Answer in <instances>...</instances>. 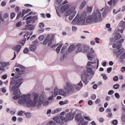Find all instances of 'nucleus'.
<instances>
[{"label": "nucleus", "mask_w": 125, "mask_h": 125, "mask_svg": "<svg viewBox=\"0 0 125 125\" xmlns=\"http://www.w3.org/2000/svg\"><path fill=\"white\" fill-rule=\"evenodd\" d=\"M102 20L101 14L98 10L94 12L92 15H89L87 18L86 22L87 23H91L93 22H96Z\"/></svg>", "instance_id": "f257e3e1"}, {"label": "nucleus", "mask_w": 125, "mask_h": 125, "mask_svg": "<svg viewBox=\"0 0 125 125\" xmlns=\"http://www.w3.org/2000/svg\"><path fill=\"white\" fill-rule=\"evenodd\" d=\"M22 79L20 78L16 80H12L10 81V85L13 86L11 88V90L12 91H14L13 92L14 95H16L20 92L19 88L22 83Z\"/></svg>", "instance_id": "f03ea898"}, {"label": "nucleus", "mask_w": 125, "mask_h": 125, "mask_svg": "<svg viewBox=\"0 0 125 125\" xmlns=\"http://www.w3.org/2000/svg\"><path fill=\"white\" fill-rule=\"evenodd\" d=\"M30 98V94H28L24 96V95H23V96L19 100L18 103L20 104H26V106L28 107L35 106V104L33 102Z\"/></svg>", "instance_id": "7ed1b4c3"}, {"label": "nucleus", "mask_w": 125, "mask_h": 125, "mask_svg": "<svg viewBox=\"0 0 125 125\" xmlns=\"http://www.w3.org/2000/svg\"><path fill=\"white\" fill-rule=\"evenodd\" d=\"M86 16V13L85 12H83L81 16L79 17L78 14L75 18L73 20V22H76L77 20V24L78 25H84L85 23Z\"/></svg>", "instance_id": "20e7f679"}, {"label": "nucleus", "mask_w": 125, "mask_h": 125, "mask_svg": "<svg viewBox=\"0 0 125 125\" xmlns=\"http://www.w3.org/2000/svg\"><path fill=\"white\" fill-rule=\"evenodd\" d=\"M76 47L78 49L77 51V52H85L89 49V47L85 46H83V49H82V46L80 44H77L76 46Z\"/></svg>", "instance_id": "39448f33"}, {"label": "nucleus", "mask_w": 125, "mask_h": 125, "mask_svg": "<svg viewBox=\"0 0 125 125\" xmlns=\"http://www.w3.org/2000/svg\"><path fill=\"white\" fill-rule=\"evenodd\" d=\"M76 13V11L74 10H73L70 9L66 11L65 13V15L67 16L69 15V19L70 20H71L74 17Z\"/></svg>", "instance_id": "423d86ee"}, {"label": "nucleus", "mask_w": 125, "mask_h": 125, "mask_svg": "<svg viewBox=\"0 0 125 125\" xmlns=\"http://www.w3.org/2000/svg\"><path fill=\"white\" fill-rule=\"evenodd\" d=\"M73 115L71 113H68L66 115L65 117L63 116H61L60 117L62 121H64L66 122L68 120H70L73 119Z\"/></svg>", "instance_id": "0eeeda50"}, {"label": "nucleus", "mask_w": 125, "mask_h": 125, "mask_svg": "<svg viewBox=\"0 0 125 125\" xmlns=\"http://www.w3.org/2000/svg\"><path fill=\"white\" fill-rule=\"evenodd\" d=\"M124 29V28L120 30L119 29H118V31L114 34V37L115 40H117L121 38L122 36L121 34L117 33L118 32H119L122 33V32Z\"/></svg>", "instance_id": "6e6552de"}, {"label": "nucleus", "mask_w": 125, "mask_h": 125, "mask_svg": "<svg viewBox=\"0 0 125 125\" xmlns=\"http://www.w3.org/2000/svg\"><path fill=\"white\" fill-rule=\"evenodd\" d=\"M75 120L77 122H80V124L84 120V119L82 117L81 114H76L75 116Z\"/></svg>", "instance_id": "1a4fd4ad"}, {"label": "nucleus", "mask_w": 125, "mask_h": 125, "mask_svg": "<svg viewBox=\"0 0 125 125\" xmlns=\"http://www.w3.org/2000/svg\"><path fill=\"white\" fill-rule=\"evenodd\" d=\"M124 41L123 39H121L117 41L116 43L114 44L113 45V48H116L117 50H119L121 47V45L120 44H119L117 45L118 44L121 43L122 42Z\"/></svg>", "instance_id": "9d476101"}, {"label": "nucleus", "mask_w": 125, "mask_h": 125, "mask_svg": "<svg viewBox=\"0 0 125 125\" xmlns=\"http://www.w3.org/2000/svg\"><path fill=\"white\" fill-rule=\"evenodd\" d=\"M66 87L65 88H64L66 91L72 92L73 91L74 88L72 85L70 84L69 83H66Z\"/></svg>", "instance_id": "9b49d317"}, {"label": "nucleus", "mask_w": 125, "mask_h": 125, "mask_svg": "<svg viewBox=\"0 0 125 125\" xmlns=\"http://www.w3.org/2000/svg\"><path fill=\"white\" fill-rule=\"evenodd\" d=\"M84 74H83L81 75V78L82 80L85 84H86L87 83V77L88 76V75L86 73V71H84Z\"/></svg>", "instance_id": "f8f14e48"}, {"label": "nucleus", "mask_w": 125, "mask_h": 125, "mask_svg": "<svg viewBox=\"0 0 125 125\" xmlns=\"http://www.w3.org/2000/svg\"><path fill=\"white\" fill-rule=\"evenodd\" d=\"M32 95L34 96L33 99V103L35 104V105L38 101V99L39 97V94L37 93H33L32 94Z\"/></svg>", "instance_id": "ddd939ff"}, {"label": "nucleus", "mask_w": 125, "mask_h": 125, "mask_svg": "<svg viewBox=\"0 0 125 125\" xmlns=\"http://www.w3.org/2000/svg\"><path fill=\"white\" fill-rule=\"evenodd\" d=\"M44 98L43 95H40L38 101V104L40 105L43 104L44 102Z\"/></svg>", "instance_id": "4468645a"}, {"label": "nucleus", "mask_w": 125, "mask_h": 125, "mask_svg": "<svg viewBox=\"0 0 125 125\" xmlns=\"http://www.w3.org/2000/svg\"><path fill=\"white\" fill-rule=\"evenodd\" d=\"M69 5L68 4H66L62 7L61 10V11L64 12L68 10L69 8Z\"/></svg>", "instance_id": "2eb2a0df"}, {"label": "nucleus", "mask_w": 125, "mask_h": 125, "mask_svg": "<svg viewBox=\"0 0 125 125\" xmlns=\"http://www.w3.org/2000/svg\"><path fill=\"white\" fill-rule=\"evenodd\" d=\"M117 1V0H110L107 2V3L110 6H111L112 4L114 6H115Z\"/></svg>", "instance_id": "dca6fc26"}, {"label": "nucleus", "mask_w": 125, "mask_h": 125, "mask_svg": "<svg viewBox=\"0 0 125 125\" xmlns=\"http://www.w3.org/2000/svg\"><path fill=\"white\" fill-rule=\"evenodd\" d=\"M31 11V10L29 9H27L26 10H23L22 11V13L21 14V17H23L24 15V14L28 13Z\"/></svg>", "instance_id": "f3484780"}, {"label": "nucleus", "mask_w": 125, "mask_h": 125, "mask_svg": "<svg viewBox=\"0 0 125 125\" xmlns=\"http://www.w3.org/2000/svg\"><path fill=\"white\" fill-rule=\"evenodd\" d=\"M106 112L108 113V115H107V117L109 118H111L112 117V114L110 109H106Z\"/></svg>", "instance_id": "a211bd4d"}, {"label": "nucleus", "mask_w": 125, "mask_h": 125, "mask_svg": "<svg viewBox=\"0 0 125 125\" xmlns=\"http://www.w3.org/2000/svg\"><path fill=\"white\" fill-rule=\"evenodd\" d=\"M21 48V45H18L15 46L13 49L15 51H17L18 52L20 51Z\"/></svg>", "instance_id": "6ab92c4d"}, {"label": "nucleus", "mask_w": 125, "mask_h": 125, "mask_svg": "<svg viewBox=\"0 0 125 125\" xmlns=\"http://www.w3.org/2000/svg\"><path fill=\"white\" fill-rule=\"evenodd\" d=\"M124 51V49L122 48L121 49L119 50V51H118L116 52L115 53L116 55L117 56L120 55Z\"/></svg>", "instance_id": "aec40b11"}, {"label": "nucleus", "mask_w": 125, "mask_h": 125, "mask_svg": "<svg viewBox=\"0 0 125 125\" xmlns=\"http://www.w3.org/2000/svg\"><path fill=\"white\" fill-rule=\"evenodd\" d=\"M15 71L17 72L18 74L21 75L24 73L25 71L22 70H20L19 68H16L15 69Z\"/></svg>", "instance_id": "412c9836"}, {"label": "nucleus", "mask_w": 125, "mask_h": 125, "mask_svg": "<svg viewBox=\"0 0 125 125\" xmlns=\"http://www.w3.org/2000/svg\"><path fill=\"white\" fill-rule=\"evenodd\" d=\"M36 47L35 45H30L29 49L30 51H33L36 49Z\"/></svg>", "instance_id": "4be33fe9"}, {"label": "nucleus", "mask_w": 125, "mask_h": 125, "mask_svg": "<svg viewBox=\"0 0 125 125\" xmlns=\"http://www.w3.org/2000/svg\"><path fill=\"white\" fill-rule=\"evenodd\" d=\"M109 10L108 8L107 7L105 8L104 11L103 12L102 14L104 17L106 15V13L108 12Z\"/></svg>", "instance_id": "5701e85b"}, {"label": "nucleus", "mask_w": 125, "mask_h": 125, "mask_svg": "<svg viewBox=\"0 0 125 125\" xmlns=\"http://www.w3.org/2000/svg\"><path fill=\"white\" fill-rule=\"evenodd\" d=\"M27 27L30 30H32L34 28L33 25L30 24H28L27 25Z\"/></svg>", "instance_id": "b1692460"}, {"label": "nucleus", "mask_w": 125, "mask_h": 125, "mask_svg": "<svg viewBox=\"0 0 125 125\" xmlns=\"http://www.w3.org/2000/svg\"><path fill=\"white\" fill-rule=\"evenodd\" d=\"M54 120L57 123H59L60 122V120L59 117L58 116H56L54 117L53 118Z\"/></svg>", "instance_id": "393cba45"}, {"label": "nucleus", "mask_w": 125, "mask_h": 125, "mask_svg": "<svg viewBox=\"0 0 125 125\" xmlns=\"http://www.w3.org/2000/svg\"><path fill=\"white\" fill-rule=\"evenodd\" d=\"M74 45H72L70 46L68 49V51L70 52L74 49Z\"/></svg>", "instance_id": "a878e982"}, {"label": "nucleus", "mask_w": 125, "mask_h": 125, "mask_svg": "<svg viewBox=\"0 0 125 125\" xmlns=\"http://www.w3.org/2000/svg\"><path fill=\"white\" fill-rule=\"evenodd\" d=\"M86 2L85 1H83L82 2L80 7V9H82L84 7L86 4Z\"/></svg>", "instance_id": "bb28decb"}, {"label": "nucleus", "mask_w": 125, "mask_h": 125, "mask_svg": "<svg viewBox=\"0 0 125 125\" xmlns=\"http://www.w3.org/2000/svg\"><path fill=\"white\" fill-rule=\"evenodd\" d=\"M119 25L123 28L125 27V22L121 21Z\"/></svg>", "instance_id": "cd10ccee"}, {"label": "nucleus", "mask_w": 125, "mask_h": 125, "mask_svg": "<svg viewBox=\"0 0 125 125\" xmlns=\"http://www.w3.org/2000/svg\"><path fill=\"white\" fill-rule=\"evenodd\" d=\"M54 94L55 96L58 94V89L57 87H55L54 88Z\"/></svg>", "instance_id": "c85d7f7f"}, {"label": "nucleus", "mask_w": 125, "mask_h": 125, "mask_svg": "<svg viewBox=\"0 0 125 125\" xmlns=\"http://www.w3.org/2000/svg\"><path fill=\"white\" fill-rule=\"evenodd\" d=\"M32 22L34 23L35 22V21L36 20H38V18L37 16H32Z\"/></svg>", "instance_id": "c756f323"}, {"label": "nucleus", "mask_w": 125, "mask_h": 125, "mask_svg": "<svg viewBox=\"0 0 125 125\" xmlns=\"http://www.w3.org/2000/svg\"><path fill=\"white\" fill-rule=\"evenodd\" d=\"M62 46V44H60V45L58 46L56 49V51L57 53H59V52Z\"/></svg>", "instance_id": "7c9ffc66"}, {"label": "nucleus", "mask_w": 125, "mask_h": 125, "mask_svg": "<svg viewBox=\"0 0 125 125\" xmlns=\"http://www.w3.org/2000/svg\"><path fill=\"white\" fill-rule=\"evenodd\" d=\"M9 65V62H5L2 63L1 64V66H2L4 68L6 66L8 65Z\"/></svg>", "instance_id": "2f4dec72"}, {"label": "nucleus", "mask_w": 125, "mask_h": 125, "mask_svg": "<svg viewBox=\"0 0 125 125\" xmlns=\"http://www.w3.org/2000/svg\"><path fill=\"white\" fill-rule=\"evenodd\" d=\"M52 36H51V37L50 38V36L49 35H48L46 38L45 39L49 41L50 40H52L53 39L52 38Z\"/></svg>", "instance_id": "473e14b6"}, {"label": "nucleus", "mask_w": 125, "mask_h": 125, "mask_svg": "<svg viewBox=\"0 0 125 125\" xmlns=\"http://www.w3.org/2000/svg\"><path fill=\"white\" fill-rule=\"evenodd\" d=\"M87 57H88V59L90 61H92V57H91V54L90 53H89L87 54Z\"/></svg>", "instance_id": "72a5a7b5"}, {"label": "nucleus", "mask_w": 125, "mask_h": 125, "mask_svg": "<svg viewBox=\"0 0 125 125\" xmlns=\"http://www.w3.org/2000/svg\"><path fill=\"white\" fill-rule=\"evenodd\" d=\"M66 48V46H63L61 50V53H63L65 51Z\"/></svg>", "instance_id": "f704fd0d"}, {"label": "nucleus", "mask_w": 125, "mask_h": 125, "mask_svg": "<svg viewBox=\"0 0 125 125\" xmlns=\"http://www.w3.org/2000/svg\"><path fill=\"white\" fill-rule=\"evenodd\" d=\"M61 109H62L61 108H56L54 110V113H57L59 112V111H61Z\"/></svg>", "instance_id": "c9c22d12"}, {"label": "nucleus", "mask_w": 125, "mask_h": 125, "mask_svg": "<svg viewBox=\"0 0 125 125\" xmlns=\"http://www.w3.org/2000/svg\"><path fill=\"white\" fill-rule=\"evenodd\" d=\"M119 85L118 84H116L114 85L113 88L115 89H117L119 87Z\"/></svg>", "instance_id": "e433bc0d"}, {"label": "nucleus", "mask_w": 125, "mask_h": 125, "mask_svg": "<svg viewBox=\"0 0 125 125\" xmlns=\"http://www.w3.org/2000/svg\"><path fill=\"white\" fill-rule=\"evenodd\" d=\"M92 7H88L87 8V11L89 12H91L92 10Z\"/></svg>", "instance_id": "4c0bfd02"}, {"label": "nucleus", "mask_w": 125, "mask_h": 125, "mask_svg": "<svg viewBox=\"0 0 125 125\" xmlns=\"http://www.w3.org/2000/svg\"><path fill=\"white\" fill-rule=\"evenodd\" d=\"M86 69L88 73H90L92 71V69L90 68L87 67Z\"/></svg>", "instance_id": "58836bf2"}, {"label": "nucleus", "mask_w": 125, "mask_h": 125, "mask_svg": "<svg viewBox=\"0 0 125 125\" xmlns=\"http://www.w3.org/2000/svg\"><path fill=\"white\" fill-rule=\"evenodd\" d=\"M96 98V96L95 94H92L91 96V99L92 100H94Z\"/></svg>", "instance_id": "ea45409f"}, {"label": "nucleus", "mask_w": 125, "mask_h": 125, "mask_svg": "<svg viewBox=\"0 0 125 125\" xmlns=\"http://www.w3.org/2000/svg\"><path fill=\"white\" fill-rule=\"evenodd\" d=\"M44 31L43 28H40L38 30V32L39 33H42Z\"/></svg>", "instance_id": "a19ab883"}, {"label": "nucleus", "mask_w": 125, "mask_h": 125, "mask_svg": "<svg viewBox=\"0 0 125 125\" xmlns=\"http://www.w3.org/2000/svg\"><path fill=\"white\" fill-rule=\"evenodd\" d=\"M20 97V95L19 94H18L14 96L13 97L14 99H17Z\"/></svg>", "instance_id": "79ce46f5"}, {"label": "nucleus", "mask_w": 125, "mask_h": 125, "mask_svg": "<svg viewBox=\"0 0 125 125\" xmlns=\"http://www.w3.org/2000/svg\"><path fill=\"white\" fill-rule=\"evenodd\" d=\"M21 21H19L16 23V26L18 27H20L21 26Z\"/></svg>", "instance_id": "37998d69"}, {"label": "nucleus", "mask_w": 125, "mask_h": 125, "mask_svg": "<svg viewBox=\"0 0 125 125\" xmlns=\"http://www.w3.org/2000/svg\"><path fill=\"white\" fill-rule=\"evenodd\" d=\"M26 117L28 118H29L31 116V114L30 113L27 112L25 114Z\"/></svg>", "instance_id": "c03bdc74"}, {"label": "nucleus", "mask_w": 125, "mask_h": 125, "mask_svg": "<svg viewBox=\"0 0 125 125\" xmlns=\"http://www.w3.org/2000/svg\"><path fill=\"white\" fill-rule=\"evenodd\" d=\"M28 52L29 50L27 48H25L23 51L24 53L25 54L27 53Z\"/></svg>", "instance_id": "a18cd8bd"}, {"label": "nucleus", "mask_w": 125, "mask_h": 125, "mask_svg": "<svg viewBox=\"0 0 125 125\" xmlns=\"http://www.w3.org/2000/svg\"><path fill=\"white\" fill-rule=\"evenodd\" d=\"M59 93L60 94H63L64 92L63 90L60 89L59 90Z\"/></svg>", "instance_id": "49530a36"}, {"label": "nucleus", "mask_w": 125, "mask_h": 125, "mask_svg": "<svg viewBox=\"0 0 125 125\" xmlns=\"http://www.w3.org/2000/svg\"><path fill=\"white\" fill-rule=\"evenodd\" d=\"M9 16L8 14L7 13H5L3 16V17L4 18L6 19Z\"/></svg>", "instance_id": "de8ad7c7"}, {"label": "nucleus", "mask_w": 125, "mask_h": 125, "mask_svg": "<svg viewBox=\"0 0 125 125\" xmlns=\"http://www.w3.org/2000/svg\"><path fill=\"white\" fill-rule=\"evenodd\" d=\"M39 27L40 28H43L44 25L43 23H40L39 24Z\"/></svg>", "instance_id": "09e8293b"}, {"label": "nucleus", "mask_w": 125, "mask_h": 125, "mask_svg": "<svg viewBox=\"0 0 125 125\" xmlns=\"http://www.w3.org/2000/svg\"><path fill=\"white\" fill-rule=\"evenodd\" d=\"M121 120L123 122H125V114H124L122 116Z\"/></svg>", "instance_id": "8fccbe9b"}, {"label": "nucleus", "mask_w": 125, "mask_h": 125, "mask_svg": "<svg viewBox=\"0 0 125 125\" xmlns=\"http://www.w3.org/2000/svg\"><path fill=\"white\" fill-rule=\"evenodd\" d=\"M17 67H19L21 69H25V67H24L20 64L18 65Z\"/></svg>", "instance_id": "3c124183"}, {"label": "nucleus", "mask_w": 125, "mask_h": 125, "mask_svg": "<svg viewBox=\"0 0 125 125\" xmlns=\"http://www.w3.org/2000/svg\"><path fill=\"white\" fill-rule=\"evenodd\" d=\"M44 38V37L43 35L40 36L38 38L39 39L40 41L42 40Z\"/></svg>", "instance_id": "603ef678"}, {"label": "nucleus", "mask_w": 125, "mask_h": 125, "mask_svg": "<svg viewBox=\"0 0 125 125\" xmlns=\"http://www.w3.org/2000/svg\"><path fill=\"white\" fill-rule=\"evenodd\" d=\"M15 14L14 12L10 14V16L11 18L13 19L15 17Z\"/></svg>", "instance_id": "864d4df0"}, {"label": "nucleus", "mask_w": 125, "mask_h": 125, "mask_svg": "<svg viewBox=\"0 0 125 125\" xmlns=\"http://www.w3.org/2000/svg\"><path fill=\"white\" fill-rule=\"evenodd\" d=\"M49 125H56L55 123L53 121H50L49 123Z\"/></svg>", "instance_id": "5fc2aeb1"}, {"label": "nucleus", "mask_w": 125, "mask_h": 125, "mask_svg": "<svg viewBox=\"0 0 125 125\" xmlns=\"http://www.w3.org/2000/svg\"><path fill=\"white\" fill-rule=\"evenodd\" d=\"M32 16H29L27 17L25 19V20H31L32 21Z\"/></svg>", "instance_id": "6e6d98bb"}, {"label": "nucleus", "mask_w": 125, "mask_h": 125, "mask_svg": "<svg viewBox=\"0 0 125 125\" xmlns=\"http://www.w3.org/2000/svg\"><path fill=\"white\" fill-rule=\"evenodd\" d=\"M115 97L117 99H118L120 98V95L117 93H116L115 94Z\"/></svg>", "instance_id": "4d7b16f0"}, {"label": "nucleus", "mask_w": 125, "mask_h": 125, "mask_svg": "<svg viewBox=\"0 0 125 125\" xmlns=\"http://www.w3.org/2000/svg\"><path fill=\"white\" fill-rule=\"evenodd\" d=\"M114 91L113 90H110L109 91L108 94L109 95H111L114 93Z\"/></svg>", "instance_id": "13d9d810"}, {"label": "nucleus", "mask_w": 125, "mask_h": 125, "mask_svg": "<svg viewBox=\"0 0 125 125\" xmlns=\"http://www.w3.org/2000/svg\"><path fill=\"white\" fill-rule=\"evenodd\" d=\"M15 11L16 12H18L19 10V8L18 6H17L15 8Z\"/></svg>", "instance_id": "bf43d9fd"}, {"label": "nucleus", "mask_w": 125, "mask_h": 125, "mask_svg": "<svg viewBox=\"0 0 125 125\" xmlns=\"http://www.w3.org/2000/svg\"><path fill=\"white\" fill-rule=\"evenodd\" d=\"M100 99H98L95 101V103L96 104H98L100 102Z\"/></svg>", "instance_id": "052dcab7"}, {"label": "nucleus", "mask_w": 125, "mask_h": 125, "mask_svg": "<svg viewBox=\"0 0 125 125\" xmlns=\"http://www.w3.org/2000/svg\"><path fill=\"white\" fill-rule=\"evenodd\" d=\"M113 79L114 81H117L118 80V77L117 76H115L113 78Z\"/></svg>", "instance_id": "680f3d73"}, {"label": "nucleus", "mask_w": 125, "mask_h": 125, "mask_svg": "<svg viewBox=\"0 0 125 125\" xmlns=\"http://www.w3.org/2000/svg\"><path fill=\"white\" fill-rule=\"evenodd\" d=\"M102 75L103 76V78L104 80H106L107 78V77L106 75L104 74H102Z\"/></svg>", "instance_id": "e2e57ef3"}, {"label": "nucleus", "mask_w": 125, "mask_h": 125, "mask_svg": "<svg viewBox=\"0 0 125 125\" xmlns=\"http://www.w3.org/2000/svg\"><path fill=\"white\" fill-rule=\"evenodd\" d=\"M48 41H48L45 39L43 42V44L44 45L46 44Z\"/></svg>", "instance_id": "0e129e2a"}, {"label": "nucleus", "mask_w": 125, "mask_h": 125, "mask_svg": "<svg viewBox=\"0 0 125 125\" xmlns=\"http://www.w3.org/2000/svg\"><path fill=\"white\" fill-rule=\"evenodd\" d=\"M100 40V39L96 37L95 38V42L97 43H99V40Z\"/></svg>", "instance_id": "69168bd1"}, {"label": "nucleus", "mask_w": 125, "mask_h": 125, "mask_svg": "<svg viewBox=\"0 0 125 125\" xmlns=\"http://www.w3.org/2000/svg\"><path fill=\"white\" fill-rule=\"evenodd\" d=\"M52 40L49 41L48 42V45L49 46L52 44Z\"/></svg>", "instance_id": "338daca9"}, {"label": "nucleus", "mask_w": 125, "mask_h": 125, "mask_svg": "<svg viewBox=\"0 0 125 125\" xmlns=\"http://www.w3.org/2000/svg\"><path fill=\"white\" fill-rule=\"evenodd\" d=\"M21 16V12H20L19 13H18V14L17 15L16 17V19H18Z\"/></svg>", "instance_id": "774afa93"}]
</instances>
